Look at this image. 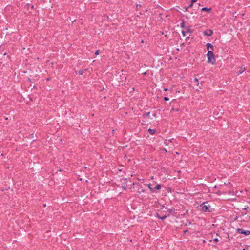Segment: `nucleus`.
Segmentation results:
<instances>
[{"mask_svg":"<svg viewBox=\"0 0 250 250\" xmlns=\"http://www.w3.org/2000/svg\"><path fill=\"white\" fill-rule=\"evenodd\" d=\"M208 58V62L211 63L213 65L215 63V58L214 55V53L212 51H208L207 54Z\"/></svg>","mask_w":250,"mask_h":250,"instance_id":"nucleus-1","label":"nucleus"},{"mask_svg":"<svg viewBox=\"0 0 250 250\" xmlns=\"http://www.w3.org/2000/svg\"><path fill=\"white\" fill-rule=\"evenodd\" d=\"M201 207L202 208V210L204 212L211 211V206L207 202H204L201 205Z\"/></svg>","mask_w":250,"mask_h":250,"instance_id":"nucleus-2","label":"nucleus"},{"mask_svg":"<svg viewBox=\"0 0 250 250\" xmlns=\"http://www.w3.org/2000/svg\"><path fill=\"white\" fill-rule=\"evenodd\" d=\"M236 233L242 234H250V231L244 230L242 229H237Z\"/></svg>","mask_w":250,"mask_h":250,"instance_id":"nucleus-3","label":"nucleus"},{"mask_svg":"<svg viewBox=\"0 0 250 250\" xmlns=\"http://www.w3.org/2000/svg\"><path fill=\"white\" fill-rule=\"evenodd\" d=\"M212 33H213V32L211 30H208L204 32L205 35L206 36H211L212 34Z\"/></svg>","mask_w":250,"mask_h":250,"instance_id":"nucleus-4","label":"nucleus"},{"mask_svg":"<svg viewBox=\"0 0 250 250\" xmlns=\"http://www.w3.org/2000/svg\"><path fill=\"white\" fill-rule=\"evenodd\" d=\"M206 46H207V48L208 50L210 49L212 50H213V46L211 43H208L207 44Z\"/></svg>","mask_w":250,"mask_h":250,"instance_id":"nucleus-5","label":"nucleus"},{"mask_svg":"<svg viewBox=\"0 0 250 250\" xmlns=\"http://www.w3.org/2000/svg\"><path fill=\"white\" fill-rule=\"evenodd\" d=\"M201 11H207L208 13H209L211 11V8H207V7H203V8H202L201 9Z\"/></svg>","mask_w":250,"mask_h":250,"instance_id":"nucleus-6","label":"nucleus"},{"mask_svg":"<svg viewBox=\"0 0 250 250\" xmlns=\"http://www.w3.org/2000/svg\"><path fill=\"white\" fill-rule=\"evenodd\" d=\"M194 81H195V82H196V83H197V86H198V87H199V88L200 89H201L202 88V83H201V85H200V83H199V80H198V79H197V78H195V79H194Z\"/></svg>","mask_w":250,"mask_h":250,"instance_id":"nucleus-7","label":"nucleus"},{"mask_svg":"<svg viewBox=\"0 0 250 250\" xmlns=\"http://www.w3.org/2000/svg\"><path fill=\"white\" fill-rule=\"evenodd\" d=\"M239 68H240V70L238 72V75H239V74L242 73L246 70L245 68L240 67Z\"/></svg>","mask_w":250,"mask_h":250,"instance_id":"nucleus-8","label":"nucleus"},{"mask_svg":"<svg viewBox=\"0 0 250 250\" xmlns=\"http://www.w3.org/2000/svg\"><path fill=\"white\" fill-rule=\"evenodd\" d=\"M148 132L150 134L153 135L155 133L156 131L154 129H151L149 128L148 129Z\"/></svg>","mask_w":250,"mask_h":250,"instance_id":"nucleus-9","label":"nucleus"},{"mask_svg":"<svg viewBox=\"0 0 250 250\" xmlns=\"http://www.w3.org/2000/svg\"><path fill=\"white\" fill-rule=\"evenodd\" d=\"M161 185L160 184H158L154 188L155 189H157V190H159L161 189Z\"/></svg>","mask_w":250,"mask_h":250,"instance_id":"nucleus-10","label":"nucleus"},{"mask_svg":"<svg viewBox=\"0 0 250 250\" xmlns=\"http://www.w3.org/2000/svg\"><path fill=\"white\" fill-rule=\"evenodd\" d=\"M87 69H84V70H79L78 71V73L79 74V75H82L83 74L84 71H86Z\"/></svg>","mask_w":250,"mask_h":250,"instance_id":"nucleus-11","label":"nucleus"},{"mask_svg":"<svg viewBox=\"0 0 250 250\" xmlns=\"http://www.w3.org/2000/svg\"><path fill=\"white\" fill-rule=\"evenodd\" d=\"M172 140H173V139L168 140H166L165 141V144H166V145H168L169 144V142H171Z\"/></svg>","mask_w":250,"mask_h":250,"instance_id":"nucleus-12","label":"nucleus"},{"mask_svg":"<svg viewBox=\"0 0 250 250\" xmlns=\"http://www.w3.org/2000/svg\"><path fill=\"white\" fill-rule=\"evenodd\" d=\"M167 217V216L166 215H165L164 216H162L161 217H160V219H162V220H164L165 218H166Z\"/></svg>","mask_w":250,"mask_h":250,"instance_id":"nucleus-13","label":"nucleus"},{"mask_svg":"<svg viewBox=\"0 0 250 250\" xmlns=\"http://www.w3.org/2000/svg\"><path fill=\"white\" fill-rule=\"evenodd\" d=\"M213 242H215V243H216V242L218 241V239H217V238H214V239H213Z\"/></svg>","mask_w":250,"mask_h":250,"instance_id":"nucleus-14","label":"nucleus"},{"mask_svg":"<svg viewBox=\"0 0 250 250\" xmlns=\"http://www.w3.org/2000/svg\"><path fill=\"white\" fill-rule=\"evenodd\" d=\"M148 188L150 189V190L151 191H152L153 190V188L151 187V185H149L148 186Z\"/></svg>","mask_w":250,"mask_h":250,"instance_id":"nucleus-15","label":"nucleus"},{"mask_svg":"<svg viewBox=\"0 0 250 250\" xmlns=\"http://www.w3.org/2000/svg\"><path fill=\"white\" fill-rule=\"evenodd\" d=\"M99 50H96V52H95V54L96 55H98V54H99Z\"/></svg>","mask_w":250,"mask_h":250,"instance_id":"nucleus-16","label":"nucleus"},{"mask_svg":"<svg viewBox=\"0 0 250 250\" xmlns=\"http://www.w3.org/2000/svg\"><path fill=\"white\" fill-rule=\"evenodd\" d=\"M164 100H165V101H168V100H169V98H167V97H165L164 98Z\"/></svg>","mask_w":250,"mask_h":250,"instance_id":"nucleus-17","label":"nucleus"},{"mask_svg":"<svg viewBox=\"0 0 250 250\" xmlns=\"http://www.w3.org/2000/svg\"><path fill=\"white\" fill-rule=\"evenodd\" d=\"M197 1V0H192L191 2L192 3H194L196 2Z\"/></svg>","mask_w":250,"mask_h":250,"instance_id":"nucleus-18","label":"nucleus"},{"mask_svg":"<svg viewBox=\"0 0 250 250\" xmlns=\"http://www.w3.org/2000/svg\"><path fill=\"white\" fill-rule=\"evenodd\" d=\"M193 4L192 2L191 3V4L188 6L189 8H190L193 5Z\"/></svg>","mask_w":250,"mask_h":250,"instance_id":"nucleus-19","label":"nucleus"},{"mask_svg":"<svg viewBox=\"0 0 250 250\" xmlns=\"http://www.w3.org/2000/svg\"><path fill=\"white\" fill-rule=\"evenodd\" d=\"M189 8L188 7H185V10L186 11H188V9H189Z\"/></svg>","mask_w":250,"mask_h":250,"instance_id":"nucleus-20","label":"nucleus"},{"mask_svg":"<svg viewBox=\"0 0 250 250\" xmlns=\"http://www.w3.org/2000/svg\"><path fill=\"white\" fill-rule=\"evenodd\" d=\"M150 114V112L146 113V116H148Z\"/></svg>","mask_w":250,"mask_h":250,"instance_id":"nucleus-21","label":"nucleus"},{"mask_svg":"<svg viewBox=\"0 0 250 250\" xmlns=\"http://www.w3.org/2000/svg\"><path fill=\"white\" fill-rule=\"evenodd\" d=\"M172 211V209H169L168 210V211H169V213H171Z\"/></svg>","mask_w":250,"mask_h":250,"instance_id":"nucleus-22","label":"nucleus"},{"mask_svg":"<svg viewBox=\"0 0 250 250\" xmlns=\"http://www.w3.org/2000/svg\"><path fill=\"white\" fill-rule=\"evenodd\" d=\"M182 33L183 34V36H185V32L184 31H182Z\"/></svg>","mask_w":250,"mask_h":250,"instance_id":"nucleus-23","label":"nucleus"},{"mask_svg":"<svg viewBox=\"0 0 250 250\" xmlns=\"http://www.w3.org/2000/svg\"><path fill=\"white\" fill-rule=\"evenodd\" d=\"M164 90V91H167V88H165Z\"/></svg>","mask_w":250,"mask_h":250,"instance_id":"nucleus-24","label":"nucleus"},{"mask_svg":"<svg viewBox=\"0 0 250 250\" xmlns=\"http://www.w3.org/2000/svg\"><path fill=\"white\" fill-rule=\"evenodd\" d=\"M183 24H184V22H182V24H181V26L183 27Z\"/></svg>","mask_w":250,"mask_h":250,"instance_id":"nucleus-25","label":"nucleus"},{"mask_svg":"<svg viewBox=\"0 0 250 250\" xmlns=\"http://www.w3.org/2000/svg\"><path fill=\"white\" fill-rule=\"evenodd\" d=\"M187 231V230L184 231V233H186Z\"/></svg>","mask_w":250,"mask_h":250,"instance_id":"nucleus-26","label":"nucleus"},{"mask_svg":"<svg viewBox=\"0 0 250 250\" xmlns=\"http://www.w3.org/2000/svg\"><path fill=\"white\" fill-rule=\"evenodd\" d=\"M209 242H212V240H209Z\"/></svg>","mask_w":250,"mask_h":250,"instance_id":"nucleus-27","label":"nucleus"},{"mask_svg":"<svg viewBox=\"0 0 250 250\" xmlns=\"http://www.w3.org/2000/svg\"><path fill=\"white\" fill-rule=\"evenodd\" d=\"M146 72L144 73V75H146Z\"/></svg>","mask_w":250,"mask_h":250,"instance_id":"nucleus-28","label":"nucleus"},{"mask_svg":"<svg viewBox=\"0 0 250 250\" xmlns=\"http://www.w3.org/2000/svg\"><path fill=\"white\" fill-rule=\"evenodd\" d=\"M228 238H229V235H228Z\"/></svg>","mask_w":250,"mask_h":250,"instance_id":"nucleus-29","label":"nucleus"}]
</instances>
